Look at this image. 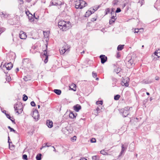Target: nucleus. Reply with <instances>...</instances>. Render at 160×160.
Wrapping results in <instances>:
<instances>
[{
  "mask_svg": "<svg viewBox=\"0 0 160 160\" xmlns=\"http://www.w3.org/2000/svg\"><path fill=\"white\" fill-rule=\"evenodd\" d=\"M80 160H87L85 158H81L80 159Z\"/></svg>",
  "mask_w": 160,
  "mask_h": 160,
  "instance_id": "nucleus-57",
  "label": "nucleus"
},
{
  "mask_svg": "<svg viewBox=\"0 0 160 160\" xmlns=\"http://www.w3.org/2000/svg\"><path fill=\"white\" fill-rule=\"evenodd\" d=\"M102 63H104L107 60V57L104 55H102L100 56Z\"/></svg>",
  "mask_w": 160,
  "mask_h": 160,
  "instance_id": "nucleus-10",
  "label": "nucleus"
},
{
  "mask_svg": "<svg viewBox=\"0 0 160 160\" xmlns=\"http://www.w3.org/2000/svg\"><path fill=\"white\" fill-rule=\"evenodd\" d=\"M41 154H38L36 157V159L37 160H41Z\"/></svg>",
  "mask_w": 160,
  "mask_h": 160,
  "instance_id": "nucleus-25",
  "label": "nucleus"
},
{
  "mask_svg": "<svg viewBox=\"0 0 160 160\" xmlns=\"http://www.w3.org/2000/svg\"><path fill=\"white\" fill-rule=\"evenodd\" d=\"M31 62L30 60L28 58H24L23 59V63H28Z\"/></svg>",
  "mask_w": 160,
  "mask_h": 160,
  "instance_id": "nucleus-19",
  "label": "nucleus"
},
{
  "mask_svg": "<svg viewBox=\"0 0 160 160\" xmlns=\"http://www.w3.org/2000/svg\"><path fill=\"white\" fill-rule=\"evenodd\" d=\"M30 15H31V17L28 16V19L30 21L32 22L34 20V18L33 16L31 14H30Z\"/></svg>",
  "mask_w": 160,
  "mask_h": 160,
  "instance_id": "nucleus-26",
  "label": "nucleus"
},
{
  "mask_svg": "<svg viewBox=\"0 0 160 160\" xmlns=\"http://www.w3.org/2000/svg\"><path fill=\"white\" fill-rule=\"evenodd\" d=\"M128 79H124L122 80L121 82V84L122 86H124L127 87L128 86L129 84L128 81Z\"/></svg>",
  "mask_w": 160,
  "mask_h": 160,
  "instance_id": "nucleus-9",
  "label": "nucleus"
},
{
  "mask_svg": "<svg viewBox=\"0 0 160 160\" xmlns=\"http://www.w3.org/2000/svg\"><path fill=\"white\" fill-rule=\"evenodd\" d=\"M133 63V60L131 58L128 60L127 62L126 63L127 67L128 68H131Z\"/></svg>",
  "mask_w": 160,
  "mask_h": 160,
  "instance_id": "nucleus-8",
  "label": "nucleus"
},
{
  "mask_svg": "<svg viewBox=\"0 0 160 160\" xmlns=\"http://www.w3.org/2000/svg\"><path fill=\"white\" fill-rule=\"evenodd\" d=\"M121 70V69L120 68H117L115 69L114 71V72H116V73L118 74L119 72Z\"/></svg>",
  "mask_w": 160,
  "mask_h": 160,
  "instance_id": "nucleus-28",
  "label": "nucleus"
},
{
  "mask_svg": "<svg viewBox=\"0 0 160 160\" xmlns=\"http://www.w3.org/2000/svg\"><path fill=\"white\" fill-rule=\"evenodd\" d=\"M73 108L75 111L78 112L81 109V107L80 105L77 104L73 106Z\"/></svg>",
  "mask_w": 160,
  "mask_h": 160,
  "instance_id": "nucleus-13",
  "label": "nucleus"
},
{
  "mask_svg": "<svg viewBox=\"0 0 160 160\" xmlns=\"http://www.w3.org/2000/svg\"><path fill=\"white\" fill-rule=\"evenodd\" d=\"M70 48V46H67V48H66L64 47H62V49H60L59 50L60 53L61 54H63L66 51H69Z\"/></svg>",
  "mask_w": 160,
  "mask_h": 160,
  "instance_id": "nucleus-6",
  "label": "nucleus"
},
{
  "mask_svg": "<svg viewBox=\"0 0 160 160\" xmlns=\"http://www.w3.org/2000/svg\"><path fill=\"white\" fill-rule=\"evenodd\" d=\"M19 71V68H17L15 70V72H17Z\"/></svg>",
  "mask_w": 160,
  "mask_h": 160,
  "instance_id": "nucleus-59",
  "label": "nucleus"
},
{
  "mask_svg": "<svg viewBox=\"0 0 160 160\" xmlns=\"http://www.w3.org/2000/svg\"><path fill=\"white\" fill-rule=\"evenodd\" d=\"M130 147H132V148H130V151H131L132 152V151H134V148L133 147V143H131L130 145Z\"/></svg>",
  "mask_w": 160,
  "mask_h": 160,
  "instance_id": "nucleus-34",
  "label": "nucleus"
},
{
  "mask_svg": "<svg viewBox=\"0 0 160 160\" xmlns=\"http://www.w3.org/2000/svg\"><path fill=\"white\" fill-rule=\"evenodd\" d=\"M81 3L80 1H76L75 4V8L77 9H80L81 7Z\"/></svg>",
  "mask_w": 160,
  "mask_h": 160,
  "instance_id": "nucleus-16",
  "label": "nucleus"
},
{
  "mask_svg": "<svg viewBox=\"0 0 160 160\" xmlns=\"http://www.w3.org/2000/svg\"><path fill=\"white\" fill-rule=\"evenodd\" d=\"M28 99V96L25 94H24L23 95V98H22L23 100L24 101H26Z\"/></svg>",
  "mask_w": 160,
  "mask_h": 160,
  "instance_id": "nucleus-29",
  "label": "nucleus"
},
{
  "mask_svg": "<svg viewBox=\"0 0 160 160\" xmlns=\"http://www.w3.org/2000/svg\"><path fill=\"white\" fill-rule=\"evenodd\" d=\"M124 46V45H119L117 47V50L118 51L122 50Z\"/></svg>",
  "mask_w": 160,
  "mask_h": 160,
  "instance_id": "nucleus-23",
  "label": "nucleus"
},
{
  "mask_svg": "<svg viewBox=\"0 0 160 160\" xmlns=\"http://www.w3.org/2000/svg\"><path fill=\"white\" fill-rule=\"evenodd\" d=\"M95 9L94 8H93L92 11H91V12H92V14L94 12H95Z\"/></svg>",
  "mask_w": 160,
  "mask_h": 160,
  "instance_id": "nucleus-54",
  "label": "nucleus"
},
{
  "mask_svg": "<svg viewBox=\"0 0 160 160\" xmlns=\"http://www.w3.org/2000/svg\"><path fill=\"white\" fill-rule=\"evenodd\" d=\"M91 142L92 143L95 142H96V140L95 138H92L91 140Z\"/></svg>",
  "mask_w": 160,
  "mask_h": 160,
  "instance_id": "nucleus-47",
  "label": "nucleus"
},
{
  "mask_svg": "<svg viewBox=\"0 0 160 160\" xmlns=\"http://www.w3.org/2000/svg\"><path fill=\"white\" fill-rule=\"evenodd\" d=\"M155 79L156 80H158L159 79V78L158 77L156 76L155 77Z\"/></svg>",
  "mask_w": 160,
  "mask_h": 160,
  "instance_id": "nucleus-53",
  "label": "nucleus"
},
{
  "mask_svg": "<svg viewBox=\"0 0 160 160\" xmlns=\"http://www.w3.org/2000/svg\"><path fill=\"white\" fill-rule=\"evenodd\" d=\"M8 14H7L4 13L2 12H0V16L1 17H3L4 18H6L8 17Z\"/></svg>",
  "mask_w": 160,
  "mask_h": 160,
  "instance_id": "nucleus-18",
  "label": "nucleus"
},
{
  "mask_svg": "<svg viewBox=\"0 0 160 160\" xmlns=\"http://www.w3.org/2000/svg\"><path fill=\"white\" fill-rule=\"evenodd\" d=\"M118 2V0H114L112 2V4L114 6L116 5H117Z\"/></svg>",
  "mask_w": 160,
  "mask_h": 160,
  "instance_id": "nucleus-31",
  "label": "nucleus"
},
{
  "mask_svg": "<svg viewBox=\"0 0 160 160\" xmlns=\"http://www.w3.org/2000/svg\"><path fill=\"white\" fill-rule=\"evenodd\" d=\"M22 158L24 160H27V156L26 154L23 155L22 156Z\"/></svg>",
  "mask_w": 160,
  "mask_h": 160,
  "instance_id": "nucleus-40",
  "label": "nucleus"
},
{
  "mask_svg": "<svg viewBox=\"0 0 160 160\" xmlns=\"http://www.w3.org/2000/svg\"><path fill=\"white\" fill-rule=\"evenodd\" d=\"M102 101H98L96 102V104L97 105H102Z\"/></svg>",
  "mask_w": 160,
  "mask_h": 160,
  "instance_id": "nucleus-36",
  "label": "nucleus"
},
{
  "mask_svg": "<svg viewBox=\"0 0 160 160\" xmlns=\"http://www.w3.org/2000/svg\"><path fill=\"white\" fill-rule=\"evenodd\" d=\"M139 30H142V31L143 28H140L139 29H138V28L135 29V33H138V32H139Z\"/></svg>",
  "mask_w": 160,
  "mask_h": 160,
  "instance_id": "nucleus-35",
  "label": "nucleus"
},
{
  "mask_svg": "<svg viewBox=\"0 0 160 160\" xmlns=\"http://www.w3.org/2000/svg\"><path fill=\"white\" fill-rule=\"evenodd\" d=\"M143 2H144V0H141V1L139 0L138 2V3H141V6L143 4Z\"/></svg>",
  "mask_w": 160,
  "mask_h": 160,
  "instance_id": "nucleus-45",
  "label": "nucleus"
},
{
  "mask_svg": "<svg viewBox=\"0 0 160 160\" xmlns=\"http://www.w3.org/2000/svg\"><path fill=\"white\" fill-rule=\"evenodd\" d=\"M12 67L13 64L11 62H9L8 63H5L3 66V68L5 67L7 70H11L12 68Z\"/></svg>",
  "mask_w": 160,
  "mask_h": 160,
  "instance_id": "nucleus-4",
  "label": "nucleus"
},
{
  "mask_svg": "<svg viewBox=\"0 0 160 160\" xmlns=\"http://www.w3.org/2000/svg\"><path fill=\"white\" fill-rule=\"evenodd\" d=\"M100 153L103 155H105L108 154L107 152H105L104 150H102L100 151Z\"/></svg>",
  "mask_w": 160,
  "mask_h": 160,
  "instance_id": "nucleus-33",
  "label": "nucleus"
},
{
  "mask_svg": "<svg viewBox=\"0 0 160 160\" xmlns=\"http://www.w3.org/2000/svg\"><path fill=\"white\" fill-rule=\"evenodd\" d=\"M159 51H160V49L156 50L154 53V55L157 56L158 58L160 57V52H159Z\"/></svg>",
  "mask_w": 160,
  "mask_h": 160,
  "instance_id": "nucleus-20",
  "label": "nucleus"
},
{
  "mask_svg": "<svg viewBox=\"0 0 160 160\" xmlns=\"http://www.w3.org/2000/svg\"><path fill=\"white\" fill-rule=\"evenodd\" d=\"M100 110V109L98 107H97V108H96V110L97 112H98Z\"/></svg>",
  "mask_w": 160,
  "mask_h": 160,
  "instance_id": "nucleus-58",
  "label": "nucleus"
},
{
  "mask_svg": "<svg viewBox=\"0 0 160 160\" xmlns=\"http://www.w3.org/2000/svg\"><path fill=\"white\" fill-rule=\"evenodd\" d=\"M99 8V6H96L94 7V8L95 9V11L97 10Z\"/></svg>",
  "mask_w": 160,
  "mask_h": 160,
  "instance_id": "nucleus-50",
  "label": "nucleus"
},
{
  "mask_svg": "<svg viewBox=\"0 0 160 160\" xmlns=\"http://www.w3.org/2000/svg\"><path fill=\"white\" fill-rule=\"evenodd\" d=\"M92 14V12H91V11H87L85 15H84V16L85 17H88L90 15H91Z\"/></svg>",
  "mask_w": 160,
  "mask_h": 160,
  "instance_id": "nucleus-22",
  "label": "nucleus"
},
{
  "mask_svg": "<svg viewBox=\"0 0 160 160\" xmlns=\"http://www.w3.org/2000/svg\"><path fill=\"white\" fill-rule=\"evenodd\" d=\"M132 109V107H126L120 109L119 111L120 113L122 114L123 117H126L129 114Z\"/></svg>",
  "mask_w": 160,
  "mask_h": 160,
  "instance_id": "nucleus-2",
  "label": "nucleus"
},
{
  "mask_svg": "<svg viewBox=\"0 0 160 160\" xmlns=\"http://www.w3.org/2000/svg\"><path fill=\"white\" fill-rule=\"evenodd\" d=\"M58 26L60 29L62 31H66L71 27L69 22H65L64 20H61L58 22Z\"/></svg>",
  "mask_w": 160,
  "mask_h": 160,
  "instance_id": "nucleus-1",
  "label": "nucleus"
},
{
  "mask_svg": "<svg viewBox=\"0 0 160 160\" xmlns=\"http://www.w3.org/2000/svg\"><path fill=\"white\" fill-rule=\"evenodd\" d=\"M115 16H112L111 18V19L112 20H116V18H115Z\"/></svg>",
  "mask_w": 160,
  "mask_h": 160,
  "instance_id": "nucleus-52",
  "label": "nucleus"
},
{
  "mask_svg": "<svg viewBox=\"0 0 160 160\" xmlns=\"http://www.w3.org/2000/svg\"><path fill=\"white\" fill-rule=\"evenodd\" d=\"M121 11V9L120 8H117L115 11L116 13H118Z\"/></svg>",
  "mask_w": 160,
  "mask_h": 160,
  "instance_id": "nucleus-43",
  "label": "nucleus"
},
{
  "mask_svg": "<svg viewBox=\"0 0 160 160\" xmlns=\"http://www.w3.org/2000/svg\"><path fill=\"white\" fill-rule=\"evenodd\" d=\"M77 114L76 113H74L72 112H70L69 114V116L71 118H74L76 117Z\"/></svg>",
  "mask_w": 160,
  "mask_h": 160,
  "instance_id": "nucleus-17",
  "label": "nucleus"
},
{
  "mask_svg": "<svg viewBox=\"0 0 160 160\" xmlns=\"http://www.w3.org/2000/svg\"><path fill=\"white\" fill-rule=\"evenodd\" d=\"M46 45V49L44 50L43 51L44 52V53L43 55L45 56V59L44 60V62L46 63L48 61V55L47 54V45Z\"/></svg>",
  "mask_w": 160,
  "mask_h": 160,
  "instance_id": "nucleus-7",
  "label": "nucleus"
},
{
  "mask_svg": "<svg viewBox=\"0 0 160 160\" xmlns=\"http://www.w3.org/2000/svg\"><path fill=\"white\" fill-rule=\"evenodd\" d=\"M27 2H31V0H26Z\"/></svg>",
  "mask_w": 160,
  "mask_h": 160,
  "instance_id": "nucleus-62",
  "label": "nucleus"
},
{
  "mask_svg": "<svg viewBox=\"0 0 160 160\" xmlns=\"http://www.w3.org/2000/svg\"><path fill=\"white\" fill-rule=\"evenodd\" d=\"M92 75L93 78H95L97 76V74L93 72H92Z\"/></svg>",
  "mask_w": 160,
  "mask_h": 160,
  "instance_id": "nucleus-41",
  "label": "nucleus"
},
{
  "mask_svg": "<svg viewBox=\"0 0 160 160\" xmlns=\"http://www.w3.org/2000/svg\"><path fill=\"white\" fill-rule=\"evenodd\" d=\"M23 79L24 80L26 81H28L29 80H30V79H28L27 78L26 76L24 77Z\"/></svg>",
  "mask_w": 160,
  "mask_h": 160,
  "instance_id": "nucleus-51",
  "label": "nucleus"
},
{
  "mask_svg": "<svg viewBox=\"0 0 160 160\" xmlns=\"http://www.w3.org/2000/svg\"><path fill=\"white\" fill-rule=\"evenodd\" d=\"M48 143H44L42 146V148H45L46 147H47V144Z\"/></svg>",
  "mask_w": 160,
  "mask_h": 160,
  "instance_id": "nucleus-49",
  "label": "nucleus"
},
{
  "mask_svg": "<svg viewBox=\"0 0 160 160\" xmlns=\"http://www.w3.org/2000/svg\"><path fill=\"white\" fill-rule=\"evenodd\" d=\"M142 84H147L148 83V80H144L140 82Z\"/></svg>",
  "mask_w": 160,
  "mask_h": 160,
  "instance_id": "nucleus-32",
  "label": "nucleus"
},
{
  "mask_svg": "<svg viewBox=\"0 0 160 160\" xmlns=\"http://www.w3.org/2000/svg\"><path fill=\"white\" fill-rule=\"evenodd\" d=\"M10 120L12 121V122H14V123H15V122H14V120H12L11 118V119H10Z\"/></svg>",
  "mask_w": 160,
  "mask_h": 160,
  "instance_id": "nucleus-63",
  "label": "nucleus"
},
{
  "mask_svg": "<svg viewBox=\"0 0 160 160\" xmlns=\"http://www.w3.org/2000/svg\"><path fill=\"white\" fill-rule=\"evenodd\" d=\"M31 105L33 107H34L36 106V104L34 101H32L31 102Z\"/></svg>",
  "mask_w": 160,
  "mask_h": 160,
  "instance_id": "nucleus-44",
  "label": "nucleus"
},
{
  "mask_svg": "<svg viewBox=\"0 0 160 160\" xmlns=\"http://www.w3.org/2000/svg\"><path fill=\"white\" fill-rule=\"evenodd\" d=\"M26 14L27 15H28V16H29V15H28V13H29V14H30L29 11H28V12H26Z\"/></svg>",
  "mask_w": 160,
  "mask_h": 160,
  "instance_id": "nucleus-61",
  "label": "nucleus"
},
{
  "mask_svg": "<svg viewBox=\"0 0 160 160\" xmlns=\"http://www.w3.org/2000/svg\"><path fill=\"white\" fill-rule=\"evenodd\" d=\"M32 117L36 120L39 117V114L37 110H35L34 111Z\"/></svg>",
  "mask_w": 160,
  "mask_h": 160,
  "instance_id": "nucleus-12",
  "label": "nucleus"
},
{
  "mask_svg": "<svg viewBox=\"0 0 160 160\" xmlns=\"http://www.w3.org/2000/svg\"><path fill=\"white\" fill-rule=\"evenodd\" d=\"M122 145L121 151L119 156H120L124 154L126 150L128 147L127 145H124L123 144H122Z\"/></svg>",
  "mask_w": 160,
  "mask_h": 160,
  "instance_id": "nucleus-5",
  "label": "nucleus"
},
{
  "mask_svg": "<svg viewBox=\"0 0 160 160\" xmlns=\"http://www.w3.org/2000/svg\"><path fill=\"white\" fill-rule=\"evenodd\" d=\"M19 36L20 38L21 39H25L27 37L26 33L22 31H21L20 32Z\"/></svg>",
  "mask_w": 160,
  "mask_h": 160,
  "instance_id": "nucleus-11",
  "label": "nucleus"
},
{
  "mask_svg": "<svg viewBox=\"0 0 160 160\" xmlns=\"http://www.w3.org/2000/svg\"><path fill=\"white\" fill-rule=\"evenodd\" d=\"M47 125L49 128H51L53 126V122L52 121L50 120H47Z\"/></svg>",
  "mask_w": 160,
  "mask_h": 160,
  "instance_id": "nucleus-14",
  "label": "nucleus"
},
{
  "mask_svg": "<svg viewBox=\"0 0 160 160\" xmlns=\"http://www.w3.org/2000/svg\"><path fill=\"white\" fill-rule=\"evenodd\" d=\"M146 90V89H142L141 90V91H140V92H141V91L144 92Z\"/></svg>",
  "mask_w": 160,
  "mask_h": 160,
  "instance_id": "nucleus-55",
  "label": "nucleus"
},
{
  "mask_svg": "<svg viewBox=\"0 0 160 160\" xmlns=\"http://www.w3.org/2000/svg\"><path fill=\"white\" fill-rule=\"evenodd\" d=\"M92 160H100L98 156L95 155L92 157Z\"/></svg>",
  "mask_w": 160,
  "mask_h": 160,
  "instance_id": "nucleus-24",
  "label": "nucleus"
},
{
  "mask_svg": "<svg viewBox=\"0 0 160 160\" xmlns=\"http://www.w3.org/2000/svg\"><path fill=\"white\" fill-rule=\"evenodd\" d=\"M51 144L50 143H48V144H47V147H50L51 146Z\"/></svg>",
  "mask_w": 160,
  "mask_h": 160,
  "instance_id": "nucleus-56",
  "label": "nucleus"
},
{
  "mask_svg": "<svg viewBox=\"0 0 160 160\" xmlns=\"http://www.w3.org/2000/svg\"><path fill=\"white\" fill-rule=\"evenodd\" d=\"M14 108L16 112L18 113V114L21 113L23 111V106L22 104L20 102L15 104Z\"/></svg>",
  "mask_w": 160,
  "mask_h": 160,
  "instance_id": "nucleus-3",
  "label": "nucleus"
},
{
  "mask_svg": "<svg viewBox=\"0 0 160 160\" xmlns=\"http://www.w3.org/2000/svg\"><path fill=\"white\" fill-rule=\"evenodd\" d=\"M53 91L54 92L58 95H60L61 93V91L59 89H54Z\"/></svg>",
  "mask_w": 160,
  "mask_h": 160,
  "instance_id": "nucleus-21",
  "label": "nucleus"
},
{
  "mask_svg": "<svg viewBox=\"0 0 160 160\" xmlns=\"http://www.w3.org/2000/svg\"><path fill=\"white\" fill-rule=\"evenodd\" d=\"M57 6L61 5L62 4H63V3L60 1H58L57 2Z\"/></svg>",
  "mask_w": 160,
  "mask_h": 160,
  "instance_id": "nucleus-39",
  "label": "nucleus"
},
{
  "mask_svg": "<svg viewBox=\"0 0 160 160\" xmlns=\"http://www.w3.org/2000/svg\"><path fill=\"white\" fill-rule=\"evenodd\" d=\"M19 1L20 2H21V3H23V0H19Z\"/></svg>",
  "mask_w": 160,
  "mask_h": 160,
  "instance_id": "nucleus-60",
  "label": "nucleus"
},
{
  "mask_svg": "<svg viewBox=\"0 0 160 160\" xmlns=\"http://www.w3.org/2000/svg\"><path fill=\"white\" fill-rule=\"evenodd\" d=\"M67 46H68V45H65L64 47L65 48H67Z\"/></svg>",
  "mask_w": 160,
  "mask_h": 160,
  "instance_id": "nucleus-64",
  "label": "nucleus"
},
{
  "mask_svg": "<svg viewBox=\"0 0 160 160\" xmlns=\"http://www.w3.org/2000/svg\"><path fill=\"white\" fill-rule=\"evenodd\" d=\"M6 81L8 82H10L11 80V77L9 75L8 76V75H6Z\"/></svg>",
  "mask_w": 160,
  "mask_h": 160,
  "instance_id": "nucleus-27",
  "label": "nucleus"
},
{
  "mask_svg": "<svg viewBox=\"0 0 160 160\" xmlns=\"http://www.w3.org/2000/svg\"><path fill=\"white\" fill-rule=\"evenodd\" d=\"M51 4L54 6H57V2H54L52 1L51 2Z\"/></svg>",
  "mask_w": 160,
  "mask_h": 160,
  "instance_id": "nucleus-38",
  "label": "nucleus"
},
{
  "mask_svg": "<svg viewBox=\"0 0 160 160\" xmlns=\"http://www.w3.org/2000/svg\"><path fill=\"white\" fill-rule=\"evenodd\" d=\"M5 114L8 118L10 119H11V118H12V117L10 116V115L9 114H7L6 113H5Z\"/></svg>",
  "mask_w": 160,
  "mask_h": 160,
  "instance_id": "nucleus-48",
  "label": "nucleus"
},
{
  "mask_svg": "<svg viewBox=\"0 0 160 160\" xmlns=\"http://www.w3.org/2000/svg\"><path fill=\"white\" fill-rule=\"evenodd\" d=\"M114 20L112 19H111L109 20V24H111L115 22Z\"/></svg>",
  "mask_w": 160,
  "mask_h": 160,
  "instance_id": "nucleus-46",
  "label": "nucleus"
},
{
  "mask_svg": "<svg viewBox=\"0 0 160 160\" xmlns=\"http://www.w3.org/2000/svg\"><path fill=\"white\" fill-rule=\"evenodd\" d=\"M8 128H9L11 132H15V130H14L13 128H11L10 126H8Z\"/></svg>",
  "mask_w": 160,
  "mask_h": 160,
  "instance_id": "nucleus-37",
  "label": "nucleus"
},
{
  "mask_svg": "<svg viewBox=\"0 0 160 160\" xmlns=\"http://www.w3.org/2000/svg\"><path fill=\"white\" fill-rule=\"evenodd\" d=\"M80 3H81V7H80V9L86 6H87V3L84 1L81 0H80Z\"/></svg>",
  "mask_w": 160,
  "mask_h": 160,
  "instance_id": "nucleus-15",
  "label": "nucleus"
},
{
  "mask_svg": "<svg viewBox=\"0 0 160 160\" xmlns=\"http://www.w3.org/2000/svg\"><path fill=\"white\" fill-rule=\"evenodd\" d=\"M97 16H96L94 18H92L91 21L92 22H94V21H96L97 18Z\"/></svg>",
  "mask_w": 160,
  "mask_h": 160,
  "instance_id": "nucleus-42",
  "label": "nucleus"
},
{
  "mask_svg": "<svg viewBox=\"0 0 160 160\" xmlns=\"http://www.w3.org/2000/svg\"><path fill=\"white\" fill-rule=\"evenodd\" d=\"M120 96L119 95H116L114 96V99L116 100H118L120 98Z\"/></svg>",
  "mask_w": 160,
  "mask_h": 160,
  "instance_id": "nucleus-30",
  "label": "nucleus"
}]
</instances>
